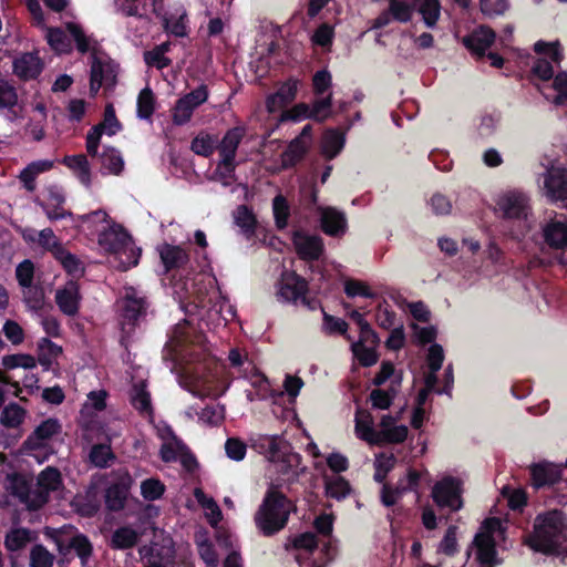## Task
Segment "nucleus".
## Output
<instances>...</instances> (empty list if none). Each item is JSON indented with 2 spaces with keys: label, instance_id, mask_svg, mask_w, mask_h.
<instances>
[{
  "label": "nucleus",
  "instance_id": "nucleus-1",
  "mask_svg": "<svg viewBox=\"0 0 567 567\" xmlns=\"http://www.w3.org/2000/svg\"><path fill=\"white\" fill-rule=\"evenodd\" d=\"M252 446L272 463L277 476L270 482L269 487L289 492L306 472L301 464V455L293 452L281 435H257L252 440Z\"/></svg>",
  "mask_w": 567,
  "mask_h": 567
},
{
  "label": "nucleus",
  "instance_id": "nucleus-2",
  "mask_svg": "<svg viewBox=\"0 0 567 567\" xmlns=\"http://www.w3.org/2000/svg\"><path fill=\"white\" fill-rule=\"evenodd\" d=\"M527 545L535 551L547 555L559 554L567 547V518L554 509L536 516Z\"/></svg>",
  "mask_w": 567,
  "mask_h": 567
},
{
  "label": "nucleus",
  "instance_id": "nucleus-3",
  "mask_svg": "<svg viewBox=\"0 0 567 567\" xmlns=\"http://www.w3.org/2000/svg\"><path fill=\"white\" fill-rule=\"evenodd\" d=\"M504 540V523L496 517L485 519L466 551L463 567H494L497 564L495 547Z\"/></svg>",
  "mask_w": 567,
  "mask_h": 567
},
{
  "label": "nucleus",
  "instance_id": "nucleus-4",
  "mask_svg": "<svg viewBox=\"0 0 567 567\" xmlns=\"http://www.w3.org/2000/svg\"><path fill=\"white\" fill-rule=\"evenodd\" d=\"M293 509L295 504L284 492L268 486L254 516L256 527L264 536H272L286 527Z\"/></svg>",
  "mask_w": 567,
  "mask_h": 567
},
{
  "label": "nucleus",
  "instance_id": "nucleus-5",
  "mask_svg": "<svg viewBox=\"0 0 567 567\" xmlns=\"http://www.w3.org/2000/svg\"><path fill=\"white\" fill-rule=\"evenodd\" d=\"M97 244L101 249L114 256L121 270H127L138 264L141 248L136 247L128 233L118 224L103 226L97 235Z\"/></svg>",
  "mask_w": 567,
  "mask_h": 567
},
{
  "label": "nucleus",
  "instance_id": "nucleus-6",
  "mask_svg": "<svg viewBox=\"0 0 567 567\" xmlns=\"http://www.w3.org/2000/svg\"><path fill=\"white\" fill-rule=\"evenodd\" d=\"M494 212L497 217L517 224V236H525L535 225L530 198L520 189L501 193L495 199Z\"/></svg>",
  "mask_w": 567,
  "mask_h": 567
},
{
  "label": "nucleus",
  "instance_id": "nucleus-7",
  "mask_svg": "<svg viewBox=\"0 0 567 567\" xmlns=\"http://www.w3.org/2000/svg\"><path fill=\"white\" fill-rule=\"evenodd\" d=\"M120 310L121 343L126 349L131 342L135 328L146 315L148 303L145 296L134 287H126L122 298L117 301Z\"/></svg>",
  "mask_w": 567,
  "mask_h": 567
},
{
  "label": "nucleus",
  "instance_id": "nucleus-8",
  "mask_svg": "<svg viewBox=\"0 0 567 567\" xmlns=\"http://www.w3.org/2000/svg\"><path fill=\"white\" fill-rule=\"evenodd\" d=\"M62 432V424L55 417L43 420L23 442V450L38 463H43L54 453L53 443Z\"/></svg>",
  "mask_w": 567,
  "mask_h": 567
},
{
  "label": "nucleus",
  "instance_id": "nucleus-9",
  "mask_svg": "<svg viewBox=\"0 0 567 567\" xmlns=\"http://www.w3.org/2000/svg\"><path fill=\"white\" fill-rule=\"evenodd\" d=\"M536 53L543 55L536 59L532 66V73L542 81L538 89L545 87L554 78L556 69L560 68L564 54L558 42L538 41L534 45Z\"/></svg>",
  "mask_w": 567,
  "mask_h": 567
},
{
  "label": "nucleus",
  "instance_id": "nucleus-10",
  "mask_svg": "<svg viewBox=\"0 0 567 567\" xmlns=\"http://www.w3.org/2000/svg\"><path fill=\"white\" fill-rule=\"evenodd\" d=\"M463 482L461 478L444 475L432 487L431 497L435 505L450 513H455L463 507Z\"/></svg>",
  "mask_w": 567,
  "mask_h": 567
},
{
  "label": "nucleus",
  "instance_id": "nucleus-11",
  "mask_svg": "<svg viewBox=\"0 0 567 567\" xmlns=\"http://www.w3.org/2000/svg\"><path fill=\"white\" fill-rule=\"evenodd\" d=\"M62 484L60 472L54 467L44 468L38 476V485L34 489L21 493L20 499L30 509H38L48 502L50 492L59 489Z\"/></svg>",
  "mask_w": 567,
  "mask_h": 567
},
{
  "label": "nucleus",
  "instance_id": "nucleus-12",
  "mask_svg": "<svg viewBox=\"0 0 567 567\" xmlns=\"http://www.w3.org/2000/svg\"><path fill=\"white\" fill-rule=\"evenodd\" d=\"M308 290L307 281L295 271L284 270L277 284V299L280 302L308 305L306 292Z\"/></svg>",
  "mask_w": 567,
  "mask_h": 567
},
{
  "label": "nucleus",
  "instance_id": "nucleus-13",
  "mask_svg": "<svg viewBox=\"0 0 567 567\" xmlns=\"http://www.w3.org/2000/svg\"><path fill=\"white\" fill-rule=\"evenodd\" d=\"M117 65L107 56L92 55L90 93L94 96L102 86L112 89L116 83Z\"/></svg>",
  "mask_w": 567,
  "mask_h": 567
},
{
  "label": "nucleus",
  "instance_id": "nucleus-14",
  "mask_svg": "<svg viewBox=\"0 0 567 567\" xmlns=\"http://www.w3.org/2000/svg\"><path fill=\"white\" fill-rule=\"evenodd\" d=\"M542 190L553 203L567 200V169L550 166L542 174Z\"/></svg>",
  "mask_w": 567,
  "mask_h": 567
},
{
  "label": "nucleus",
  "instance_id": "nucleus-15",
  "mask_svg": "<svg viewBox=\"0 0 567 567\" xmlns=\"http://www.w3.org/2000/svg\"><path fill=\"white\" fill-rule=\"evenodd\" d=\"M208 95L207 86L202 84L178 99L172 113L173 122L176 125L186 124L192 118L194 111L207 101Z\"/></svg>",
  "mask_w": 567,
  "mask_h": 567
},
{
  "label": "nucleus",
  "instance_id": "nucleus-16",
  "mask_svg": "<svg viewBox=\"0 0 567 567\" xmlns=\"http://www.w3.org/2000/svg\"><path fill=\"white\" fill-rule=\"evenodd\" d=\"M114 481L105 492V504L111 511H120L124 507L130 489L134 483L126 470H118L112 473Z\"/></svg>",
  "mask_w": 567,
  "mask_h": 567
},
{
  "label": "nucleus",
  "instance_id": "nucleus-17",
  "mask_svg": "<svg viewBox=\"0 0 567 567\" xmlns=\"http://www.w3.org/2000/svg\"><path fill=\"white\" fill-rule=\"evenodd\" d=\"M140 555L143 559L154 560L169 566L175 556L174 542L169 535L158 534L155 535L154 540L150 546H143L140 549Z\"/></svg>",
  "mask_w": 567,
  "mask_h": 567
},
{
  "label": "nucleus",
  "instance_id": "nucleus-18",
  "mask_svg": "<svg viewBox=\"0 0 567 567\" xmlns=\"http://www.w3.org/2000/svg\"><path fill=\"white\" fill-rule=\"evenodd\" d=\"M408 426L398 424V416L385 414L378 423L374 445L399 444L408 437Z\"/></svg>",
  "mask_w": 567,
  "mask_h": 567
},
{
  "label": "nucleus",
  "instance_id": "nucleus-19",
  "mask_svg": "<svg viewBox=\"0 0 567 567\" xmlns=\"http://www.w3.org/2000/svg\"><path fill=\"white\" fill-rule=\"evenodd\" d=\"M322 231L331 237H341L347 233L346 214L334 207L316 206Z\"/></svg>",
  "mask_w": 567,
  "mask_h": 567
},
{
  "label": "nucleus",
  "instance_id": "nucleus-20",
  "mask_svg": "<svg viewBox=\"0 0 567 567\" xmlns=\"http://www.w3.org/2000/svg\"><path fill=\"white\" fill-rule=\"evenodd\" d=\"M292 241L298 256L303 260H317L323 252V241L318 235L298 230L293 233Z\"/></svg>",
  "mask_w": 567,
  "mask_h": 567
},
{
  "label": "nucleus",
  "instance_id": "nucleus-21",
  "mask_svg": "<svg viewBox=\"0 0 567 567\" xmlns=\"http://www.w3.org/2000/svg\"><path fill=\"white\" fill-rule=\"evenodd\" d=\"M543 236L545 243L551 248L563 249L567 247V217L555 214L544 226Z\"/></svg>",
  "mask_w": 567,
  "mask_h": 567
},
{
  "label": "nucleus",
  "instance_id": "nucleus-22",
  "mask_svg": "<svg viewBox=\"0 0 567 567\" xmlns=\"http://www.w3.org/2000/svg\"><path fill=\"white\" fill-rule=\"evenodd\" d=\"M107 393L105 390L91 391L81 410V424L86 432L85 436L92 439L91 432L94 431L92 419L94 412H101L106 408Z\"/></svg>",
  "mask_w": 567,
  "mask_h": 567
},
{
  "label": "nucleus",
  "instance_id": "nucleus-23",
  "mask_svg": "<svg viewBox=\"0 0 567 567\" xmlns=\"http://www.w3.org/2000/svg\"><path fill=\"white\" fill-rule=\"evenodd\" d=\"M159 455L164 462H179L187 470L196 465L195 457L179 439L162 443Z\"/></svg>",
  "mask_w": 567,
  "mask_h": 567
},
{
  "label": "nucleus",
  "instance_id": "nucleus-24",
  "mask_svg": "<svg viewBox=\"0 0 567 567\" xmlns=\"http://www.w3.org/2000/svg\"><path fill=\"white\" fill-rule=\"evenodd\" d=\"M532 485L539 489L556 484L561 477V470L550 462L534 463L529 466Z\"/></svg>",
  "mask_w": 567,
  "mask_h": 567
},
{
  "label": "nucleus",
  "instance_id": "nucleus-25",
  "mask_svg": "<svg viewBox=\"0 0 567 567\" xmlns=\"http://www.w3.org/2000/svg\"><path fill=\"white\" fill-rule=\"evenodd\" d=\"M81 295L79 285L70 280L55 291V302L66 316L73 317L79 312Z\"/></svg>",
  "mask_w": 567,
  "mask_h": 567
},
{
  "label": "nucleus",
  "instance_id": "nucleus-26",
  "mask_svg": "<svg viewBox=\"0 0 567 567\" xmlns=\"http://www.w3.org/2000/svg\"><path fill=\"white\" fill-rule=\"evenodd\" d=\"M495 38L496 34L491 28L480 25L468 35L464 37L462 42L473 54L483 56L494 43Z\"/></svg>",
  "mask_w": 567,
  "mask_h": 567
},
{
  "label": "nucleus",
  "instance_id": "nucleus-27",
  "mask_svg": "<svg viewBox=\"0 0 567 567\" xmlns=\"http://www.w3.org/2000/svg\"><path fill=\"white\" fill-rule=\"evenodd\" d=\"M43 69V62L34 52L22 53L13 61V73L21 80L35 79Z\"/></svg>",
  "mask_w": 567,
  "mask_h": 567
},
{
  "label": "nucleus",
  "instance_id": "nucleus-28",
  "mask_svg": "<svg viewBox=\"0 0 567 567\" xmlns=\"http://www.w3.org/2000/svg\"><path fill=\"white\" fill-rule=\"evenodd\" d=\"M0 111L10 121L20 117L22 111L17 89L6 79H0Z\"/></svg>",
  "mask_w": 567,
  "mask_h": 567
},
{
  "label": "nucleus",
  "instance_id": "nucleus-29",
  "mask_svg": "<svg viewBox=\"0 0 567 567\" xmlns=\"http://www.w3.org/2000/svg\"><path fill=\"white\" fill-rule=\"evenodd\" d=\"M299 82L295 79H289L284 82L278 90L270 94L266 100V109L269 113H275L284 109L287 104L292 102L297 95Z\"/></svg>",
  "mask_w": 567,
  "mask_h": 567
},
{
  "label": "nucleus",
  "instance_id": "nucleus-30",
  "mask_svg": "<svg viewBox=\"0 0 567 567\" xmlns=\"http://www.w3.org/2000/svg\"><path fill=\"white\" fill-rule=\"evenodd\" d=\"M38 539L34 530L24 527L11 528L4 537V547L11 553H20Z\"/></svg>",
  "mask_w": 567,
  "mask_h": 567
},
{
  "label": "nucleus",
  "instance_id": "nucleus-31",
  "mask_svg": "<svg viewBox=\"0 0 567 567\" xmlns=\"http://www.w3.org/2000/svg\"><path fill=\"white\" fill-rule=\"evenodd\" d=\"M243 377L250 383L254 390H246L248 401L265 400L268 398L270 389L267 378L251 367L249 370H243Z\"/></svg>",
  "mask_w": 567,
  "mask_h": 567
},
{
  "label": "nucleus",
  "instance_id": "nucleus-32",
  "mask_svg": "<svg viewBox=\"0 0 567 567\" xmlns=\"http://www.w3.org/2000/svg\"><path fill=\"white\" fill-rule=\"evenodd\" d=\"M354 433L358 439L374 445L378 424L368 410L358 409L354 416Z\"/></svg>",
  "mask_w": 567,
  "mask_h": 567
},
{
  "label": "nucleus",
  "instance_id": "nucleus-33",
  "mask_svg": "<svg viewBox=\"0 0 567 567\" xmlns=\"http://www.w3.org/2000/svg\"><path fill=\"white\" fill-rule=\"evenodd\" d=\"M540 92L547 101L555 105H563L567 102V71L557 72L549 84L540 87Z\"/></svg>",
  "mask_w": 567,
  "mask_h": 567
},
{
  "label": "nucleus",
  "instance_id": "nucleus-34",
  "mask_svg": "<svg viewBox=\"0 0 567 567\" xmlns=\"http://www.w3.org/2000/svg\"><path fill=\"white\" fill-rule=\"evenodd\" d=\"M245 135V126H236L228 130L218 145L220 159L235 162L237 148Z\"/></svg>",
  "mask_w": 567,
  "mask_h": 567
},
{
  "label": "nucleus",
  "instance_id": "nucleus-35",
  "mask_svg": "<svg viewBox=\"0 0 567 567\" xmlns=\"http://www.w3.org/2000/svg\"><path fill=\"white\" fill-rule=\"evenodd\" d=\"M346 144V134L337 128H328L324 131L321 143L320 152L327 159H333L343 150Z\"/></svg>",
  "mask_w": 567,
  "mask_h": 567
},
{
  "label": "nucleus",
  "instance_id": "nucleus-36",
  "mask_svg": "<svg viewBox=\"0 0 567 567\" xmlns=\"http://www.w3.org/2000/svg\"><path fill=\"white\" fill-rule=\"evenodd\" d=\"M147 385L144 380H141L132 385L130 399L132 405L144 416L152 419L154 411L151 401V394L147 391Z\"/></svg>",
  "mask_w": 567,
  "mask_h": 567
},
{
  "label": "nucleus",
  "instance_id": "nucleus-37",
  "mask_svg": "<svg viewBox=\"0 0 567 567\" xmlns=\"http://www.w3.org/2000/svg\"><path fill=\"white\" fill-rule=\"evenodd\" d=\"M78 226L90 235H99L103 230V226H109L112 223L109 219V215L103 209H97L89 214H84L78 217Z\"/></svg>",
  "mask_w": 567,
  "mask_h": 567
},
{
  "label": "nucleus",
  "instance_id": "nucleus-38",
  "mask_svg": "<svg viewBox=\"0 0 567 567\" xmlns=\"http://www.w3.org/2000/svg\"><path fill=\"white\" fill-rule=\"evenodd\" d=\"M322 480L327 497L342 501L350 495L351 486L344 477L337 474L323 473Z\"/></svg>",
  "mask_w": 567,
  "mask_h": 567
},
{
  "label": "nucleus",
  "instance_id": "nucleus-39",
  "mask_svg": "<svg viewBox=\"0 0 567 567\" xmlns=\"http://www.w3.org/2000/svg\"><path fill=\"white\" fill-rule=\"evenodd\" d=\"M157 250L166 271L179 268L188 261V254L179 246L163 244Z\"/></svg>",
  "mask_w": 567,
  "mask_h": 567
},
{
  "label": "nucleus",
  "instance_id": "nucleus-40",
  "mask_svg": "<svg viewBox=\"0 0 567 567\" xmlns=\"http://www.w3.org/2000/svg\"><path fill=\"white\" fill-rule=\"evenodd\" d=\"M192 331L193 329L188 321L185 320L177 323L169 334L166 348L169 349V351L175 352L176 355H183L184 347L188 342H192Z\"/></svg>",
  "mask_w": 567,
  "mask_h": 567
},
{
  "label": "nucleus",
  "instance_id": "nucleus-41",
  "mask_svg": "<svg viewBox=\"0 0 567 567\" xmlns=\"http://www.w3.org/2000/svg\"><path fill=\"white\" fill-rule=\"evenodd\" d=\"M401 380L398 377L391 381L389 389H374L369 395L372 408L386 410L391 406L400 389Z\"/></svg>",
  "mask_w": 567,
  "mask_h": 567
},
{
  "label": "nucleus",
  "instance_id": "nucleus-42",
  "mask_svg": "<svg viewBox=\"0 0 567 567\" xmlns=\"http://www.w3.org/2000/svg\"><path fill=\"white\" fill-rule=\"evenodd\" d=\"M53 167V162L49 159H40L30 163L27 167H24L20 175V182L23 184V187L28 192H33L35 189V178Z\"/></svg>",
  "mask_w": 567,
  "mask_h": 567
},
{
  "label": "nucleus",
  "instance_id": "nucleus-43",
  "mask_svg": "<svg viewBox=\"0 0 567 567\" xmlns=\"http://www.w3.org/2000/svg\"><path fill=\"white\" fill-rule=\"evenodd\" d=\"M309 150V143L302 138H293L280 155L281 168L287 169L299 163Z\"/></svg>",
  "mask_w": 567,
  "mask_h": 567
},
{
  "label": "nucleus",
  "instance_id": "nucleus-44",
  "mask_svg": "<svg viewBox=\"0 0 567 567\" xmlns=\"http://www.w3.org/2000/svg\"><path fill=\"white\" fill-rule=\"evenodd\" d=\"M116 8L125 17H136L146 25L150 22L147 17L148 0H116Z\"/></svg>",
  "mask_w": 567,
  "mask_h": 567
},
{
  "label": "nucleus",
  "instance_id": "nucleus-45",
  "mask_svg": "<svg viewBox=\"0 0 567 567\" xmlns=\"http://www.w3.org/2000/svg\"><path fill=\"white\" fill-rule=\"evenodd\" d=\"M62 163L74 172L85 187L91 186V169L85 155H69L62 159Z\"/></svg>",
  "mask_w": 567,
  "mask_h": 567
},
{
  "label": "nucleus",
  "instance_id": "nucleus-46",
  "mask_svg": "<svg viewBox=\"0 0 567 567\" xmlns=\"http://www.w3.org/2000/svg\"><path fill=\"white\" fill-rule=\"evenodd\" d=\"M235 225L240 229L241 234L250 238L255 234L256 217L251 209L246 205H240L233 214Z\"/></svg>",
  "mask_w": 567,
  "mask_h": 567
},
{
  "label": "nucleus",
  "instance_id": "nucleus-47",
  "mask_svg": "<svg viewBox=\"0 0 567 567\" xmlns=\"http://www.w3.org/2000/svg\"><path fill=\"white\" fill-rule=\"evenodd\" d=\"M374 346L375 343L360 338L359 341L351 344V350L362 365L371 367L378 361V354Z\"/></svg>",
  "mask_w": 567,
  "mask_h": 567
},
{
  "label": "nucleus",
  "instance_id": "nucleus-48",
  "mask_svg": "<svg viewBox=\"0 0 567 567\" xmlns=\"http://www.w3.org/2000/svg\"><path fill=\"white\" fill-rule=\"evenodd\" d=\"M419 6V13L424 24L433 29L441 17V4L439 0H414Z\"/></svg>",
  "mask_w": 567,
  "mask_h": 567
},
{
  "label": "nucleus",
  "instance_id": "nucleus-49",
  "mask_svg": "<svg viewBox=\"0 0 567 567\" xmlns=\"http://www.w3.org/2000/svg\"><path fill=\"white\" fill-rule=\"evenodd\" d=\"M501 120L502 115L497 111L485 112L481 114L476 125V132L478 136L482 138H488L493 136L497 132Z\"/></svg>",
  "mask_w": 567,
  "mask_h": 567
},
{
  "label": "nucleus",
  "instance_id": "nucleus-50",
  "mask_svg": "<svg viewBox=\"0 0 567 567\" xmlns=\"http://www.w3.org/2000/svg\"><path fill=\"white\" fill-rule=\"evenodd\" d=\"M45 39L50 48L59 54L71 51V40L60 28H45Z\"/></svg>",
  "mask_w": 567,
  "mask_h": 567
},
{
  "label": "nucleus",
  "instance_id": "nucleus-51",
  "mask_svg": "<svg viewBox=\"0 0 567 567\" xmlns=\"http://www.w3.org/2000/svg\"><path fill=\"white\" fill-rule=\"evenodd\" d=\"M138 540V533L132 527L117 528L112 535V547L126 549L133 547Z\"/></svg>",
  "mask_w": 567,
  "mask_h": 567
},
{
  "label": "nucleus",
  "instance_id": "nucleus-52",
  "mask_svg": "<svg viewBox=\"0 0 567 567\" xmlns=\"http://www.w3.org/2000/svg\"><path fill=\"white\" fill-rule=\"evenodd\" d=\"M102 168L113 175H118L124 168L121 153L115 148H105L101 154Z\"/></svg>",
  "mask_w": 567,
  "mask_h": 567
},
{
  "label": "nucleus",
  "instance_id": "nucleus-53",
  "mask_svg": "<svg viewBox=\"0 0 567 567\" xmlns=\"http://www.w3.org/2000/svg\"><path fill=\"white\" fill-rule=\"evenodd\" d=\"M196 545L200 558L207 566L215 567L218 565V556L205 533L196 535Z\"/></svg>",
  "mask_w": 567,
  "mask_h": 567
},
{
  "label": "nucleus",
  "instance_id": "nucleus-54",
  "mask_svg": "<svg viewBox=\"0 0 567 567\" xmlns=\"http://www.w3.org/2000/svg\"><path fill=\"white\" fill-rule=\"evenodd\" d=\"M54 257L60 261L68 274L72 276H80L83 274V264L75 255L69 252L64 247L59 248L58 254Z\"/></svg>",
  "mask_w": 567,
  "mask_h": 567
},
{
  "label": "nucleus",
  "instance_id": "nucleus-55",
  "mask_svg": "<svg viewBox=\"0 0 567 567\" xmlns=\"http://www.w3.org/2000/svg\"><path fill=\"white\" fill-rule=\"evenodd\" d=\"M225 419V408L220 404L208 405L198 414V422L207 426H218Z\"/></svg>",
  "mask_w": 567,
  "mask_h": 567
},
{
  "label": "nucleus",
  "instance_id": "nucleus-56",
  "mask_svg": "<svg viewBox=\"0 0 567 567\" xmlns=\"http://www.w3.org/2000/svg\"><path fill=\"white\" fill-rule=\"evenodd\" d=\"M310 105L311 120L324 122L331 115L332 93L324 97L316 99Z\"/></svg>",
  "mask_w": 567,
  "mask_h": 567
},
{
  "label": "nucleus",
  "instance_id": "nucleus-57",
  "mask_svg": "<svg viewBox=\"0 0 567 567\" xmlns=\"http://www.w3.org/2000/svg\"><path fill=\"white\" fill-rule=\"evenodd\" d=\"M55 557L43 545L37 544L30 550V567H53Z\"/></svg>",
  "mask_w": 567,
  "mask_h": 567
},
{
  "label": "nucleus",
  "instance_id": "nucleus-58",
  "mask_svg": "<svg viewBox=\"0 0 567 567\" xmlns=\"http://www.w3.org/2000/svg\"><path fill=\"white\" fill-rule=\"evenodd\" d=\"M39 362L47 369L51 365L52 359L58 358L62 349L48 338H43L39 342Z\"/></svg>",
  "mask_w": 567,
  "mask_h": 567
},
{
  "label": "nucleus",
  "instance_id": "nucleus-59",
  "mask_svg": "<svg viewBox=\"0 0 567 567\" xmlns=\"http://www.w3.org/2000/svg\"><path fill=\"white\" fill-rule=\"evenodd\" d=\"M155 106V99L150 87L143 89L137 97V116L142 120H150Z\"/></svg>",
  "mask_w": 567,
  "mask_h": 567
},
{
  "label": "nucleus",
  "instance_id": "nucleus-60",
  "mask_svg": "<svg viewBox=\"0 0 567 567\" xmlns=\"http://www.w3.org/2000/svg\"><path fill=\"white\" fill-rule=\"evenodd\" d=\"M236 163L234 161L219 159L214 172L213 179L229 186L235 182Z\"/></svg>",
  "mask_w": 567,
  "mask_h": 567
},
{
  "label": "nucleus",
  "instance_id": "nucleus-61",
  "mask_svg": "<svg viewBox=\"0 0 567 567\" xmlns=\"http://www.w3.org/2000/svg\"><path fill=\"white\" fill-rule=\"evenodd\" d=\"M394 21L406 23L413 14V6L408 0H389V8Z\"/></svg>",
  "mask_w": 567,
  "mask_h": 567
},
{
  "label": "nucleus",
  "instance_id": "nucleus-62",
  "mask_svg": "<svg viewBox=\"0 0 567 567\" xmlns=\"http://www.w3.org/2000/svg\"><path fill=\"white\" fill-rule=\"evenodd\" d=\"M165 485L158 478H147L141 483V495L146 501L159 499L165 493Z\"/></svg>",
  "mask_w": 567,
  "mask_h": 567
},
{
  "label": "nucleus",
  "instance_id": "nucleus-63",
  "mask_svg": "<svg viewBox=\"0 0 567 567\" xmlns=\"http://www.w3.org/2000/svg\"><path fill=\"white\" fill-rule=\"evenodd\" d=\"M165 30L175 37L187 35L186 13L184 10L178 12L176 16L164 18Z\"/></svg>",
  "mask_w": 567,
  "mask_h": 567
},
{
  "label": "nucleus",
  "instance_id": "nucleus-64",
  "mask_svg": "<svg viewBox=\"0 0 567 567\" xmlns=\"http://www.w3.org/2000/svg\"><path fill=\"white\" fill-rule=\"evenodd\" d=\"M23 419L24 410L17 403H11L4 406L0 416L1 423L8 427L19 426L22 423Z\"/></svg>",
  "mask_w": 567,
  "mask_h": 567
}]
</instances>
